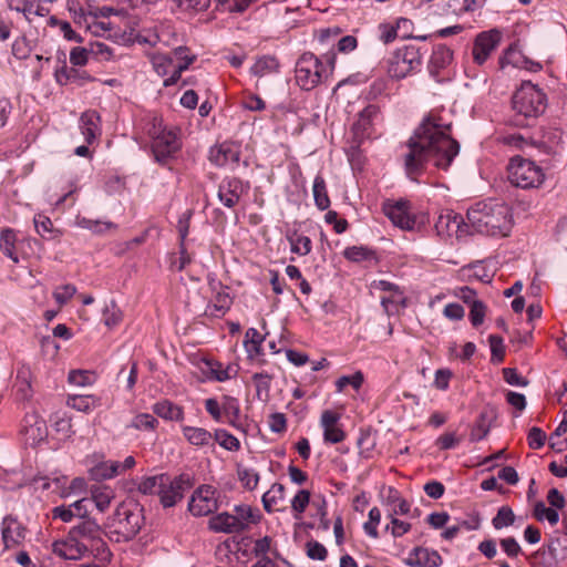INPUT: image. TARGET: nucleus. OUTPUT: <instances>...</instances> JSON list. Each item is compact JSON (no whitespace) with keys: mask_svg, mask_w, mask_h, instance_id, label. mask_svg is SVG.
Here are the masks:
<instances>
[{"mask_svg":"<svg viewBox=\"0 0 567 567\" xmlns=\"http://www.w3.org/2000/svg\"><path fill=\"white\" fill-rule=\"evenodd\" d=\"M190 478L187 475H179L174 478L167 475L163 482L158 496L164 507H172L183 498L184 492L190 487Z\"/></svg>","mask_w":567,"mask_h":567,"instance_id":"16","label":"nucleus"},{"mask_svg":"<svg viewBox=\"0 0 567 567\" xmlns=\"http://www.w3.org/2000/svg\"><path fill=\"white\" fill-rule=\"evenodd\" d=\"M508 179L516 187L537 188L545 181V173L535 162L515 156L508 165Z\"/></svg>","mask_w":567,"mask_h":567,"instance_id":"7","label":"nucleus"},{"mask_svg":"<svg viewBox=\"0 0 567 567\" xmlns=\"http://www.w3.org/2000/svg\"><path fill=\"white\" fill-rule=\"evenodd\" d=\"M279 70V62L275 56L264 55L256 60V62L250 68V72L252 75L262 78L269 74L277 73Z\"/></svg>","mask_w":567,"mask_h":567,"instance_id":"38","label":"nucleus"},{"mask_svg":"<svg viewBox=\"0 0 567 567\" xmlns=\"http://www.w3.org/2000/svg\"><path fill=\"white\" fill-rule=\"evenodd\" d=\"M208 286L212 291V298L205 308V315L220 318L230 309L233 303L228 287L213 277H208Z\"/></svg>","mask_w":567,"mask_h":567,"instance_id":"11","label":"nucleus"},{"mask_svg":"<svg viewBox=\"0 0 567 567\" xmlns=\"http://www.w3.org/2000/svg\"><path fill=\"white\" fill-rule=\"evenodd\" d=\"M181 430L188 444L198 449L213 446V433L208 430L190 425H182Z\"/></svg>","mask_w":567,"mask_h":567,"instance_id":"27","label":"nucleus"},{"mask_svg":"<svg viewBox=\"0 0 567 567\" xmlns=\"http://www.w3.org/2000/svg\"><path fill=\"white\" fill-rule=\"evenodd\" d=\"M378 37L384 44L393 42L399 37L395 23H380L378 27Z\"/></svg>","mask_w":567,"mask_h":567,"instance_id":"61","label":"nucleus"},{"mask_svg":"<svg viewBox=\"0 0 567 567\" xmlns=\"http://www.w3.org/2000/svg\"><path fill=\"white\" fill-rule=\"evenodd\" d=\"M34 227L43 239H55L60 237V231L53 229L51 219L44 215H37L34 217Z\"/></svg>","mask_w":567,"mask_h":567,"instance_id":"46","label":"nucleus"},{"mask_svg":"<svg viewBox=\"0 0 567 567\" xmlns=\"http://www.w3.org/2000/svg\"><path fill=\"white\" fill-rule=\"evenodd\" d=\"M68 381L76 386H87L96 381V374L89 370H72L69 373Z\"/></svg>","mask_w":567,"mask_h":567,"instance_id":"52","label":"nucleus"},{"mask_svg":"<svg viewBox=\"0 0 567 567\" xmlns=\"http://www.w3.org/2000/svg\"><path fill=\"white\" fill-rule=\"evenodd\" d=\"M52 551L63 558L78 560L83 558L89 551L85 545H83L71 532H69L65 539L56 540L52 544Z\"/></svg>","mask_w":567,"mask_h":567,"instance_id":"19","label":"nucleus"},{"mask_svg":"<svg viewBox=\"0 0 567 567\" xmlns=\"http://www.w3.org/2000/svg\"><path fill=\"white\" fill-rule=\"evenodd\" d=\"M145 132L151 138V150L156 163L166 165L182 148L178 133L173 127H166L163 120L152 116L145 126Z\"/></svg>","mask_w":567,"mask_h":567,"instance_id":"3","label":"nucleus"},{"mask_svg":"<svg viewBox=\"0 0 567 567\" xmlns=\"http://www.w3.org/2000/svg\"><path fill=\"white\" fill-rule=\"evenodd\" d=\"M285 499V486L279 483L272 484V486L262 495L261 502L264 509L267 513H272L274 511H278V505H280Z\"/></svg>","mask_w":567,"mask_h":567,"instance_id":"35","label":"nucleus"},{"mask_svg":"<svg viewBox=\"0 0 567 567\" xmlns=\"http://www.w3.org/2000/svg\"><path fill=\"white\" fill-rule=\"evenodd\" d=\"M152 411L165 421L182 422L185 417L184 409L169 400H161L154 403Z\"/></svg>","mask_w":567,"mask_h":567,"instance_id":"30","label":"nucleus"},{"mask_svg":"<svg viewBox=\"0 0 567 567\" xmlns=\"http://www.w3.org/2000/svg\"><path fill=\"white\" fill-rule=\"evenodd\" d=\"M452 60L453 52L450 48L443 44L434 47L427 64L430 74L437 78L451 64Z\"/></svg>","mask_w":567,"mask_h":567,"instance_id":"26","label":"nucleus"},{"mask_svg":"<svg viewBox=\"0 0 567 567\" xmlns=\"http://www.w3.org/2000/svg\"><path fill=\"white\" fill-rule=\"evenodd\" d=\"M265 338L256 328H249L245 334V347L248 352L260 353V348Z\"/></svg>","mask_w":567,"mask_h":567,"instance_id":"56","label":"nucleus"},{"mask_svg":"<svg viewBox=\"0 0 567 567\" xmlns=\"http://www.w3.org/2000/svg\"><path fill=\"white\" fill-rule=\"evenodd\" d=\"M223 414L227 417V422L236 426L240 416V405L236 398L224 396L223 399Z\"/></svg>","mask_w":567,"mask_h":567,"instance_id":"49","label":"nucleus"},{"mask_svg":"<svg viewBox=\"0 0 567 567\" xmlns=\"http://www.w3.org/2000/svg\"><path fill=\"white\" fill-rule=\"evenodd\" d=\"M504 145L515 150L527 151L529 148H539L548 153V147L543 143H536L533 140L524 137L522 134H506L501 137Z\"/></svg>","mask_w":567,"mask_h":567,"instance_id":"33","label":"nucleus"},{"mask_svg":"<svg viewBox=\"0 0 567 567\" xmlns=\"http://www.w3.org/2000/svg\"><path fill=\"white\" fill-rule=\"evenodd\" d=\"M380 520L381 512L378 507L374 506L369 511V520L363 525L365 534L372 538H377L379 535L377 527L380 524Z\"/></svg>","mask_w":567,"mask_h":567,"instance_id":"60","label":"nucleus"},{"mask_svg":"<svg viewBox=\"0 0 567 567\" xmlns=\"http://www.w3.org/2000/svg\"><path fill=\"white\" fill-rule=\"evenodd\" d=\"M468 229V221L465 223L462 215L453 210L442 212L435 221V230L441 237L462 238L470 234Z\"/></svg>","mask_w":567,"mask_h":567,"instance_id":"14","label":"nucleus"},{"mask_svg":"<svg viewBox=\"0 0 567 567\" xmlns=\"http://www.w3.org/2000/svg\"><path fill=\"white\" fill-rule=\"evenodd\" d=\"M315 204L320 210H326L330 206V198L327 192L326 181L321 175H317L312 186Z\"/></svg>","mask_w":567,"mask_h":567,"instance_id":"39","label":"nucleus"},{"mask_svg":"<svg viewBox=\"0 0 567 567\" xmlns=\"http://www.w3.org/2000/svg\"><path fill=\"white\" fill-rule=\"evenodd\" d=\"M142 511L136 504L121 503L111 519V527L125 540L132 539L141 529Z\"/></svg>","mask_w":567,"mask_h":567,"instance_id":"8","label":"nucleus"},{"mask_svg":"<svg viewBox=\"0 0 567 567\" xmlns=\"http://www.w3.org/2000/svg\"><path fill=\"white\" fill-rule=\"evenodd\" d=\"M452 121L446 112H430L406 144L403 154L406 175L415 181L427 163L446 171L460 153V144L451 135Z\"/></svg>","mask_w":567,"mask_h":567,"instance_id":"1","label":"nucleus"},{"mask_svg":"<svg viewBox=\"0 0 567 567\" xmlns=\"http://www.w3.org/2000/svg\"><path fill=\"white\" fill-rule=\"evenodd\" d=\"M101 118L97 112L86 111L80 117V128L87 144H92L100 134Z\"/></svg>","mask_w":567,"mask_h":567,"instance_id":"29","label":"nucleus"},{"mask_svg":"<svg viewBox=\"0 0 567 567\" xmlns=\"http://www.w3.org/2000/svg\"><path fill=\"white\" fill-rule=\"evenodd\" d=\"M515 515L511 507L502 506L498 508L496 516L492 519L495 529H502L513 525Z\"/></svg>","mask_w":567,"mask_h":567,"instance_id":"53","label":"nucleus"},{"mask_svg":"<svg viewBox=\"0 0 567 567\" xmlns=\"http://www.w3.org/2000/svg\"><path fill=\"white\" fill-rule=\"evenodd\" d=\"M151 62L154 71L159 76L167 79L174 74L176 62L172 56L163 53H155L151 55Z\"/></svg>","mask_w":567,"mask_h":567,"instance_id":"37","label":"nucleus"},{"mask_svg":"<svg viewBox=\"0 0 567 567\" xmlns=\"http://www.w3.org/2000/svg\"><path fill=\"white\" fill-rule=\"evenodd\" d=\"M122 318V311L113 300L105 305L102 320L107 328L112 329L118 326Z\"/></svg>","mask_w":567,"mask_h":567,"instance_id":"48","label":"nucleus"},{"mask_svg":"<svg viewBox=\"0 0 567 567\" xmlns=\"http://www.w3.org/2000/svg\"><path fill=\"white\" fill-rule=\"evenodd\" d=\"M333 68V59L322 61L313 53L306 52L296 63V82L302 90H312L328 79Z\"/></svg>","mask_w":567,"mask_h":567,"instance_id":"4","label":"nucleus"},{"mask_svg":"<svg viewBox=\"0 0 567 567\" xmlns=\"http://www.w3.org/2000/svg\"><path fill=\"white\" fill-rule=\"evenodd\" d=\"M381 121L380 107L375 104H369L358 115L352 125V132L355 140L361 141L371 137L375 125Z\"/></svg>","mask_w":567,"mask_h":567,"instance_id":"15","label":"nucleus"},{"mask_svg":"<svg viewBox=\"0 0 567 567\" xmlns=\"http://www.w3.org/2000/svg\"><path fill=\"white\" fill-rule=\"evenodd\" d=\"M158 425L157 419L150 413H138L133 416L127 424V429H135L137 431L151 432L155 431Z\"/></svg>","mask_w":567,"mask_h":567,"instance_id":"43","label":"nucleus"},{"mask_svg":"<svg viewBox=\"0 0 567 567\" xmlns=\"http://www.w3.org/2000/svg\"><path fill=\"white\" fill-rule=\"evenodd\" d=\"M85 547L97 545L101 543L102 530L99 524L92 519L81 522L70 530Z\"/></svg>","mask_w":567,"mask_h":567,"instance_id":"22","label":"nucleus"},{"mask_svg":"<svg viewBox=\"0 0 567 567\" xmlns=\"http://www.w3.org/2000/svg\"><path fill=\"white\" fill-rule=\"evenodd\" d=\"M66 404L76 411L89 413L101 405V400L92 394H73L68 396Z\"/></svg>","mask_w":567,"mask_h":567,"instance_id":"36","label":"nucleus"},{"mask_svg":"<svg viewBox=\"0 0 567 567\" xmlns=\"http://www.w3.org/2000/svg\"><path fill=\"white\" fill-rule=\"evenodd\" d=\"M89 474L90 477L96 482L114 478L109 461L96 463L94 466L90 468Z\"/></svg>","mask_w":567,"mask_h":567,"instance_id":"57","label":"nucleus"},{"mask_svg":"<svg viewBox=\"0 0 567 567\" xmlns=\"http://www.w3.org/2000/svg\"><path fill=\"white\" fill-rule=\"evenodd\" d=\"M489 348L492 352V361L502 362L505 354V347L502 337L496 334H491L488 337Z\"/></svg>","mask_w":567,"mask_h":567,"instance_id":"62","label":"nucleus"},{"mask_svg":"<svg viewBox=\"0 0 567 567\" xmlns=\"http://www.w3.org/2000/svg\"><path fill=\"white\" fill-rule=\"evenodd\" d=\"M209 158L215 165L225 166L229 162H237L238 154L233 152L229 146L220 145L210 150Z\"/></svg>","mask_w":567,"mask_h":567,"instance_id":"42","label":"nucleus"},{"mask_svg":"<svg viewBox=\"0 0 567 567\" xmlns=\"http://www.w3.org/2000/svg\"><path fill=\"white\" fill-rule=\"evenodd\" d=\"M217 442L223 449L227 451H238L240 449L239 440L224 429H217L213 433V443Z\"/></svg>","mask_w":567,"mask_h":567,"instance_id":"45","label":"nucleus"},{"mask_svg":"<svg viewBox=\"0 0 567 567\" xmlns=\"http://www.w3.org/2000/svg\"><path fill=\"white\" fill-rule=\"evenodd\" d=\"M291 251L299 256H307L311 252L312 241L308 236L299 235L296 231L287 235Z\"/></svg>","mask_w":567,"mask_h":567,"instance_id":"41","label":"nucleus"},{"mask_svg":"<svg viewBox=\"0 0 567 567\" xmlns=\"http://www.w3.org/2000/svg\"><path fill=\"white\" fill-rule=\"evenodd\" d=\"M463 271L467 272L468 278H474L483 282H489L493 277L482 262H477L472 267L464 268Z\"/></svg>","mask_w":567,"mask_h":567,"instance_id":"64","label":"nucleus"},{"mask_svg":"<svg viewBox=\"0 0 567 567\" xmlns=\"http://www.w3.org/2000/svg\"><path fill=\"white\" fill-rule=\"evenodd\" d=\"M411 564L419 567H439L442 564V558L437 551L419 547L415 548L410 555Z\"/></svg>","mask_w":567,"mask_h":567,"instance_id":"32","label":"nucleus"},{"mask_svg":"<svg viewBox=\"0 0 567 567\" xmlns=\"http://www.w3.org/2000/svg\"><path fill=\"white\" fill-rule=\"evenodd\" d=\"M219 492L209 484L198 486L188 502V511L194 516H207L218 509Z\"/></svg>","mask_w":567,"mask_h":567,"instance_id":"10","label":"nucleus"},{"mask_svg":"<svg viewBox=\"0 0 567 567\" xmlns=\"http://www.w3.org/2000/svg\"><path fill=\"white\" fill-rule=\"evenodd\" d=\"M115 497V492L106 485H94L91 487V498L100 512H105Z\"/></svg>","mask_w":567,"mask_h":567,"instance_id":"34","label":"nucleus"},{"mask_svg":"<svg viewBox=\"0 0 567 567\" xmlns=\"http://www.w3.org/2000/svg\"><path fill=\"white\" fill-rule=\"evenodd\" d=\"M423 52L414 44L396 49L388 63V73L392 79L401 80L421 70Z\"/></svg>","mask_w":567,"mask_h":567,"instance_id":"5","label":"nucleus"},{"mask_svg":"<svg viewBox=\"0 0 567 567\" xmlns=\"http://www.w3.org/2000/svg\"><path fill=\"white\" fill-rule=\"evenodd\" d=\"M467 221L476 233L491 237H506L513 225L511 207L504 202L486 199L473 204L467 209Z\"/></svg>","mask_w":567,"mask_h":567,"instance_id":"2","label":"nucleus"},{"mask_svg":"<svg viewBox=\"0 0 567 567\" xmlns=\"http://www.w3.org/2000/svg\"><path fill=\"white\" fill-rule=\"evenodd\" d=\"M32 51L31 41L25 37H20L14 40L12 44V54L20 60H24L30 56Z\"/></svg>","mask_w":567,"mask_h":567,"instance_id":"59","label":"nucleus"},{"mask_svg":"<svg viewBox=\"0 0 567 567\" xmlns=\"http://www.w3.org/2000/svg\"><path fill=\"white\" fill-rule=\"evenodd\" d=\"M17 241V235L14 230L10 228H6L1 231L0 235V249L2 252L9 257L13 262H18L19 258L14 252V244Z\"/></svg>","mask_w":567,"mask_h":567,"instance_id":"44","label":"nucleus"},{"mask_svg":"<svg viewBox=\"0 0 567 567\" xmlns=\"http://www.w3.org/2000/svg\"><path fill=\"white\" fill-rule=\"evenodd\" d=\"M27 528L12 515H7L1 522V539L4 549L19 547L25 538Z\"/></svg>","mask_w":567,"mask_h":567,"instance_id":"18","label":"nucleus"},{"mask_svg":"<svg viewBox=\"0 0 567 567\" xmlns=\"http://www.w3.org/2000/svg\"><path fill=\"white\" fill-rule=\"evenodd\" d=\"M167 481V474L146 476L137 485L140 493L144 495H158L163 482Z\"/></svg>","mask_w":567,"mask_h":567,"instance_id":"40","label":"nucleus"},{"mask_svg":"<svg viewBox=\"0 0 567 567\" xmlns=\"http://www.w3.org/2000/svg\"><path fill=\"white\" fill-rule=\"evenodd\" d=\"M252 553L256 557H269L268 553H271L276 558H280L279 551L271 547V538L268 536L255 542Z\"/></svg>","mask_w":567,"mask_h":567,"instance_id":"55","label":"nucleus"},{"mask_svg":"<svg viewBox=\"0 0 567 567\" xmlns=\"http://www.w3.org/2000/svg\"><path fill=\"white\" fill-rule=\"evenodd\" d=\"M22 433L28 443H39L47 436L45 422L35 413L27 414L23 419Z\"/></svg>","mask_w":567,"mask_h":567,"instance_id":"23","label":"nucleus"},{"mask_svg":"<svg viewBox=\"0 0 567 567\" xmlns=\"http://www.w3.org/2000/svg\"><path fill=\"white\" fill-rule=\"evenodd\" d=\"M172 58L175 60L176 66L174 69V74L164 80V86L176 84L181 79L182 73L196 60V55L190 54L189 49L186 47H177L174 49Z\"/></svg>","mask_w":567,"mask_h":567,"instance_id":"24","label":"nucleus"},{"mask_svg":"<svg viewBox=\"0 0 567 567\" xmlns=\"http://www.w3.org/2000/svg\"><path fill=\"white\" fill-rule=\"evenodd\" d=\"M371 288L382 292L380 302L388 316L398 315L401 309L408 306L404 290L393 282L374 280L371 284Z\"/></svg>","mask_w":567,"mask_h":567,"instance_id":"9","label":"nucleus"},{"mask_svg":"<svg viewBox=\"0 0 567 567\" xmlns=\"http://www.w3.org/2000/svg\"><path fill=\"white\" fill-rule=\"evenodd\" d=\"M234 515L227 512L219 513L208 520L209 529L216 533L238 534L241 533Z\"/></svg>","mask_w":567,"mask_h":567,"instance_id":"31","label":"nucleus"},{"mask_svg":"<svg viewBox=\"0 0 567 567\" xmlns=\"http://www.w3.org/2000/svg\"><path fill=\"white\" fill-rule=\"evenodd\" d=\"M364 381L362 372L358 371L352 375H342L336 381L338 392H342L346 386L351 385L354 390H359Z\"/></svg>","mask_w":567,"mask_h":567,"instance_id":"58","label":"nucleus"},{"mask_svg":"<svg viewBox=\"0 0 567 567\" xmlns=\"http://www.w3.org/2000/svg\"><path fill=\"white\" fill-rule=\"evenodd\" d=\"M513 109L524 117H537L546 109V95L537 85L524 82L513 95Z\"/></svg>","mask_w":567,"mask_h":567,"instance_id":"6","label":"nucleus"},{"mask_svg":"<svg viewBox=\"0 0 567 567\" xmlns=\"http://www.w3.org/2000/svg\"><path fill=\"white\" fill-rule=\"evenodd\" d=\"M203 371L209 380L225 382L236 378L238 368L234 364L224 365L216 360H205Z\"/></svg>","mask_w":567,"mask_h":567,"instance_id":"25","label":"nucleus"},{"mask_svg":"<svg viewBox=\"0 0 567 567\" xmlns=\"http://www.w3.org/2000/svg\"><path fill=\"white\" fill-rule=\"evenodd\" d=\"M341 415L332 410H324L320 417V426L323 430V440L330 444H337L346 439V433L340 425Z\"/></svg>","mask_w":567,"mask_h":567,"instance_id":"20","label":"nucleus"},{"mask_svg":"<svg viewBox=\"0 0 567 567\" xmlns=\"http://www.w3.org/2000/svg\"><path fill=\"white\" fill-rule=\"evenodd\" d=\"M53 0H8L10 10L21 12L24 18L32 22L34 17H45L49 9L45 6Z\"/></svg>","mask_w":567,"mask_h":567,"instance_id":"21","label":"nucleus"},{"mask_svg":"<svg viewBox=\"0 0 567 567\" xmlns=\"http://www.w3.org/2000/svg\"><path fill=\"white\" fill-rule=\"evenodd\" d=\"M534 516L537 520H547L551 526L559 522V514L555 508L546 507L543 502H537L534 506Z\"/></svg>","mask_w":567,"mask_h":567,"instance_id":"51","label":"nucleus"},{"mask_svg":"<svg viewBox=\"0 0 567 567\" xmlns=\"http://www.w3.org/2000/svg\"><path fill=\"white\" fill-rule=\"evenodd\" d=\"M76 224L81 228L89 229L95 234H103L106 230L115 227V225L111 221L92 220L85 217H78Z\"/></svg>","mask_w":567,"mask_h":567,"instance_id":"54","label":"nucleus"},{"mask_svg":"<svg viewBox=\"0 0 567 567\" xmlns=\"http://www.w3.org/2000/svg\"><path fill=\"white\" fill-rule=\"evenodd\" d=\"M383 213L392 224L402 230H413L415 226V216L412 213L409 200H388L383 204Z\"/></svg>","mask_w":567,"mask_h":567,"instance_id":"12","label":"nucleus"},{"mask_svg":"<svg viewBox=\"0 0 567 567\" xmlns=\"http://www.w3.org/2000/svg\"><path fill=\"white\" fill-rule=\"evenodd\" d=\"M248 189V183H244L237 177H226L218 186V199L225 207L234 208Z\"/></svg>","mask_w":567,"mask_h":567,"instance_id":"17","label":"nucleus"},{"mask_svg":"<svg viewBox=\"0 0 567 567\" xmlns=\"http://www.w3.org/2000/svg\"><path fill=\"white\" fill-rule=\"evenodd\" d=\"M237 477L243 487L248 491H254L259 483V474L249 467L238 466Z\"/></svg>","mask_w":567,"mask_h":567,"instance_id":"50","label":"nucleus"},{"mask_svg":"<svg viewBox=\"0 0 567 567\" xmlns=\"http://www.w3.org/2000/svg\"><path fill=\"white\" fill-rule=\"evenodd\" d=\"M14 389L17 390V394L21 399H27L30 396L31 392V383H30V370L28 368H20L17 371Z\"/></svg>","mask_w":567,"mask_h":567,"instance_id":"47","label":"nucleus"},{"mask_svg":"<svg viewBox=\"0 0 567 567\" xmlns=\"http://www.w3.org/2000/svg\"><path fill=\"white\" fill-rule=\"evenodd\" d=\"M486 315V306L484 302L478 300L477 302H474L472 306H470V321L473 327H478L484 322V318Z\"/></svg>","mask_w":567,"mask_h":567,"instance_id":"63","label":"nucleus"},{"mask_svg":"<svg viewBox=\"0 0 567 567\" xmlns=\"http://www.w3.org/2000/svg\"><path fill=\"white\" fill-rule=\"evenodd\" d=\"M234 517L240 532L248 529L251 525H256L261 519V513L258 508H254L247 504L236 505L234 507Z\"/></svg>","mask_w":567,"mask_h":567,"instance_id":"28","label":"nucleus"},{"mask_svg":"<svg viewBox=\"0 0 567 567\" xmlns=\"http://www.w3.org/2000/svg\"><path fill=\"white\" fill-rule=\"evenodd\" d=\"M502 40V33L497 29L480 32L473 43L472 56L477 65H483L491 54L497 49Z\"/></svg>","mask_w":567,"mask_h":567,"instance_id":"13","label":"nucleus"}]
</instances>
